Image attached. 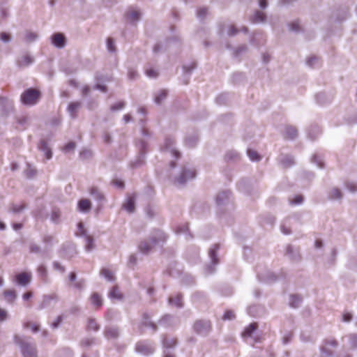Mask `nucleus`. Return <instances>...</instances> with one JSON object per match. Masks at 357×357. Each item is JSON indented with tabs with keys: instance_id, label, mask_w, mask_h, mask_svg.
<instances>
[{
	"instance_id": "nucleus-1",
	"label": "nucleus",
	"mask_w": 357,
	"mask_h": 357,
	"mask_svg": "<svg viewBox=\"0 0 357 357\" xmlns=\"http://www.w3.org/2000/svg\"><path fill=\"white\" fill-rule=\"evenodd\" d=\"M13 340L15 344L20 345L23 357L38 356V351L35 344L24 342L18 335H14Z\"/></svg>"
},
{
	"instance_id": "nucleus-2",
	"label": "nucleus",
	"mask_w": 357,
	"mask_h": 357,
	"mask_svg": "<svg viewBox=\"0 0 357 357\" xmlns=\"http://www.w3.org/2000/svg\"><path fill=\"white\" fill-rule=\"evenodd\" d=\"M40 95L39 90L33 88H29L21 94L20 100L24 105H34L40 100Z\"/></svg>"
},
{
	"instance_id": "nucleus-3",
	"label": "nucleus",
	"mask_w": 357,
	"mask_h": 357,
	"mask_svg": "<svg viewBox=\"0 0 357 357\" xmlns=\"http://www.w3.org/2000/svg\"><path fill=\"white\" fill-rule=\"evenodd\" d=\"M32 280L31 272L23 271L16 274L13 279V282L17 285L26 287L30 284Z\"/></svg>"
},
{
	"instance_id": "nucleus-4",
	"label": "nucleus",
	"mask_w": 357,
	"mask_h": 357,
	"mask_svg": "<svg viewBox=\"0 0 357 357\" xmlns=\"http://www.w3.org/2000/svg\"><path fill=\"white\" fill-rule=\"evenodd\" d=\"M193 328L197 333L206 335L211 330V324L209 321L198 320L194 324Z\"/></svg>"
},
{
	"instance_id": "nucleus-5",
	"label": "nucleus",
	"mask_w": 357,
	"mask_h": 357,
	"mask_svg": "<svg viewBox=\"0 0 357 357\" xmlns=\"http://www.w3.org/2000/svg\"><path fill=\"white\" fill-rule=\"evenodd\" d=\"M337 346V342L335 339H333V338L326 339L324 340V344L322 345L321 350L324 354H326L327 356H331L332 351L331 350H329L328 347H331L335 348Z\"/></svg>"
},
{
	"instance_id": "nucleus-6",
	"label": "nucleus",
	"mask_w": 357,
	"mask_h": 357,
	"mask_svg": "<svg viewBox=\"0 0 357 357\" xmlns=\"http://www.w3.org/2000/svg\"><path fill=\"white\" fill-rule=\"evenodd\" d=\"M2 296L3 297V299L8 303H13L17 298V293L15 289H5L2 292Z\"/></svg>"
},
{
	"instance_id": "nucleus-7",
	"label": "nucleus",
	"mask_w": 357,
	"mask_h": 357,
	"mask_svg": "<svg viewBox=\"0 0 357 357\" xmlns=\"http://www.w3.org/2000/svg\"><path fill=\"white\" fill-rule=\"evenodd\" d=\"M52 43L57 47H63L66 45V38L63 34L61 33H56L52 37Z\"/></svg>"
},
{
	"instance_id": "nucleus-8",
	"label": "nucleus",
	"mask_w": 357,
	"mask_h": 357,
	"mask_svg": "<svg viewBox=\"0 0 357 357\" xmlns=\"http://www.w3.org/2000/svg\"><path fill=\"white\" fill-rule=\"evenodd\" d=\"M91 207L92 204L89 199H82L77 203L78 210L82 213H88Z\"/></svg>"
},
{
	"instance_id": "nucleus-9",
	"label": "nucleus",
	"mask_w": 357,
	"mask_h": 357,
	"mask_svg": "<svg viewBox=\"0 0 357 357\" xmlns=\"http://www.w3.org/2000/svg\"><path fill=\"white\" fill-rule=\"evenodd\" d=\"M195 176V172L192 169L184 170L180 176L177 178L179 183H184L186 181L193 178Z\"/></svg>"
},
{
	"instance_id": "nucleus-10",
	"label": "nucleus",
	"mask_w": 357,
	"mask_h": 357,
	"mask_svg": "<svg viewBox=\"0 0 357 357\" xmlns=\"http://www.w3.org/2000/svg\"><path fill=\"white\" fill-rule=\"evenodd\" d=\"M136 350L138 352H140L144 355H149V354H153L154 351V349L151 346L142 343V342H139L137 344Z\"/></svg>"
},
{
	"instance_id": "nucleus-11",
	"label": "nucleus",
	"mask_w": 357,
	"mask_h": 357,
	"mask_svg": "<svg viewBox=\"0 0 357 357\" xmlns=\"http://www.w3.org/2000/svg\"><path fill=\"white\" fill-rule=\"evenodd\" d=\"M155 239H152L151 242L143 241L140 243L139 249L142 253L147 254L152 249L153 245H155Z\"/></svg>"
},
{
	"instance_id": "nucleus-12",
	"label": "nucleus",
	"mask_w": 357,
	"mask_h": 357,
	"mask_svg": "<svg viewBox=\"0 0 357 357\" xmlns=\"http://www.w3.org/2000/svg\"><path fill=\"white\" fill-rule=\"evenodd\" d=\"M90 300H91V302L92 303V305L94 306V307L96 309V310H98L101 307V306L102 305V297L101 296L95 292V293H93L90 297Z\"/></svg>"
},
{
	"instance_id": "nucleus-13",
	"label": "nucleus",
	"mask_w": 357,
	"mask_h": 357,
	"mask_svg": "<svg viewBox=\"0 0 357 357\" xmlns=\"http://www.w3.org/2000/svg\"><path fill=\"white\" fill-rule=\"evenodd\" d=\"M297 136V130L291 126H286L284 131V137L287 139H293Z\"/></svg>"
},
{
	"instance_id": "nucleus-14",
	"label": "nucleus",
	"mask_w": 357,
	"mask_h": 357,
	"mask_svg": "<svg viewBox=\"0 0 357 357\" xmlns=\"http://www.w3.org/2000/svg\"><path fill=\"white\" fill-rule=\"evenodd\" d=\"M258 325L257 323H252L249 326H248L243 332L242 333V336L243 337H251L252 333L257 330Z\"/></svg>"
},
{
	"instance_id": "nucleus-15",
	"label": "nucleus",
	"mask_w": 357,
	"mask_h": 357,
	"mask_svg": "<svg viewBox=\"0 0 357 357\" xmlns=\"http://www.w3.org/2000/svg\"><path fill=\"white\" fill-rule=\"evenodd\" d=\"M142 326L144 327H150L154 332L158 329L157 325L149 320V317L147 314H144L143 315Z\"/></svg>"
},
{
	"instance_id": "nucleus-16",
	"label": "nucleus",
	"mask_w": 357,
	"mask_h": 357,
	"mask_svg": "<svg viewBox=\"0 0 357 357\" xmlns=\"http://www.w3.org/2000/svg\"><path fill=\"white\" fill-rule=\"evenodd\" d=\"M177 344V340L175 337L165 336L162 340V344L166 348H172Z\"/></svg>"
},
{
	"instance_id": "nucleus-17",
	"label": "nucleus",
	"mask_w": 357,
	"mask_h": 357,
	"mask_svg": "<svg viewBox=\"0 0 357 357\" xmlns=\"http://www.w3.org/2000/svg\"><path fill=\"white\" fill-rule=\"evenodd\" d=\"M123 207L128 212H133L135 210V197H128L126 203L123 204Z\"/></svg>"
},
{
	"instance_id": "nucleus-18",
	"label": "nucleus",
	"mask_w": 357,
	"mask_h": 357,
	"mask_svg": "<svg viewBox=\"0 0 357 357\" xmlns=\"http://www.w3.org/2000/svg\"><path fill=\"white\" fill-rule=\"evenodd\" d=\"M140 13L135 10H130L126 13V18L130 22H135L139 19Z\"/></svg>"
},
{
	"instance_id": "nucleus-19",
	"label": "nucleus",
	"mask_w": 357,
	"mask_h": 357,
	"mask_svg": "<svg viewBox=\"0 0 357 357\" xmlns=\"http://www.w3.org/2000/svg\"><path fill=\"white\" fill-rule=\"evenodd\" d=\"M79 107L80 102H73L68 105V110L73 118L76 117V113Z\"/></svg>"
},
{
	"instance_id": "nucleus-20",
	"label": "nucleus",
	"mask_w": 357,
	"mask_h": 357,
	"mask_svg": "<svg viewBox=\"0 0 357 357\" xmlns=\"http://www.w3.org/2000/svg\"><path fill=\"white\" fill-rule=\"evenodd\" d=\"M26 329H31L33 333H37L40 330V326L36 322L26 321L23 324Z\"/></svg>"
},
{
	"instance_id": "nucleus-21",
	"label": "nucleus",
	"mask_w": 357,
	"mask_h": 357,
	"mask_svg": "<svg viewBox=\"0 0 357 357\" xmlns=\"http://www.w3.org/2000/svg\"><path fill=\"white\" fill-rule=\"evenodd\" d=\"M105 334L107 338H116L119 336V330L116 328H108Z\"/></svg>"
},
{
	"instance_id": "nucleus-22",
	"label": "nucleus",
	"mask_w": 357,
	"mask_h": 357,
	"mask_svg": "<svg viewBox=\"0 0 357 357\" xmlns=\"http://www.w3.org/2000/svg\"><path fill=\"white\" fill-rule=\"evenodd\" d=\"M219 249L218 245H214L209 250V256L211 258L213 262L216 264L218 262V259L216 256L217 251Z\"/></svg>"
},
{
	"instance_id": "nucleus-23",
	"label": "nucleus",
	"mask_w": 357,
	"mask_h": 357,
	"mask_svg": "<svg viewBox=\"0 0 357 357\" xmlns=\"http://www.w3.org/2000/svg\"><path fill=\"white\" fill-rule=\"evenodd\" d=\"M169 302L178 307H180L183 305L182 296L180 295H177L174 298H169Z\"/></svg>"
},
{
	"instance_id": "nucleus-24",
	"label": "nucleus",
	"mask_w": 357,
	"mask_h": 357,
	"mask_svg": "<svg viewBox=\"0 0 357 357\" xmlns=\"http://www.w3.org/2000/svg\"><path fill=\"white\" fill-rule=\"evenodd\" d=\"M301 302V298L297 295H291L289 304L292 307H298Z\"/></svg>"
},
{
	"instance_id": "nucleus-25",
	"label": "nucleus",
	"mask_w": 357,
	"mask_h": 357,
	"mask_svg": "<svg viewBox=\"0 0 357 357\" xmlns=\"http://www.w3.org/2000/svg\"><path fill=\"white\" fill-rule=\"evenodd\" d=\"M33 62V59L28 55L22 56L19 61L18 64L20 66H26Z\"/></svg>"
},
{
	"instance_id": "nucleus-26",
	"label": "nucleus",
	"mask_w": 357,
	"mask_h": 357,
	"mask_svg": "<svg viewBox=\"0 0 357 357\" xmlns=\"http://www.w3.org/2000/svg\"><path fill=\"white\" fill-rule=\"evenodd\" d=\"M266 19V15L261 11H257L253 16L252 21L253 22H262Z\"/></svg>"
},
{
	"instance_id": "nucleus-27",
	"label": "nucleus",
	"mask_w": 357,
	"mask_h": 357,
	"mask_svg": "<svg viewBox=\"0 0 357 357\" xmlns=\"http://www.w3.org/2000/svg\"><path fill=\"white\" fill-rule=\"evenodd\" d=\"M87 328L89 330L97 331L99 330L100 326L95 319H89L88 321Z\"/></svg>"
},
{
	"instance_id": "nucleus-28",
	"label": "nucleus",
	"mask_w": 357,
	"mask_h": 357,
	"mask_svg": "<svg viewBox=\"0 0 357 357\" xmlns=\"http://www.w3.org/2000/svg\"><path fill=\"white\" fill-rule=\"evenodd\" d=\"M85 248L87 251H91L94 248L93 238L91 236H85Z\"/></svg>"
},
{
	"instance_id": "nucleus-29",
	"label": "nucleus",
	"mask_w": 357,
	"mask_h": 357,
	"mask_svg": "<svg viewBox=\"0 0 357 357\" xmlns=\"http://www.w3.org/2000/svg\"><path fill=\"white\" fill-rule=\"evenodd\" d=\"M109 296L111 298L121 299L122 298V294L118 288V287H114L109 292Z\"/></svg>"
},
{
	"instance_id": "nucleus-30",
	"label": "nucleus",
	"mask_w": 357,
	"mask_h": 357,
	"mask_svg": "<svg viewBox=\"0 0 357 357\" xmlns=\"http://www.w3.org/2000/svg\"><path fill=\"white\" fill-rule=\"evenodd\" d=\"M100 274L109 281L114 280L113 273L108 268H102L100 271Z\"/></svg>"
},
{
	"instance_id": "nucleus-31",
	"label": "nucleus",
	"mask_w": 357,
	"mask_h": 357,
	"mask_svg": "<svg viewBox=\"0 0 357 357\" xmlns=\"http://www.w3.org/2000/svg\"><path fill=\"white\" fill-rule=\"evenodd\" d=\"M248 155L250 158V159L252 161H259L261 159L260 155L258 154V153L252 149H248Z\"/></svg>"
},
{
	"instance_id": "nucleus-32",
	"label": "nucleus",
	"mask_w": 357,
	"mask_h": 357,
	"mask_svg": "<svg viewBox=\"0 0 357 357\" xmlns=\"http://www.w3.org/2000/svg\"><path fill=\"white\" fill-rule=\"evenodd\" d=\"M89 193L94 196L98 199H103V195L98 191V188L96 187H91L89 189Z\"/></svg>"
},
{
	"instance_id": "nucleus-33",
	"label": "nucleus",
	"mask_w": 357,
	"mask_h": 357,
	"mask_svg": "<svg viewBox=\"0 0 357 357\" xmlns=\"http://www.w3.org/2000/svg\"><path fill=\"white\" fill-rule=\"evenodd\" d=\"M330 197L333 199H340L342 197V193L339 189L334 188L330 192Z\"/></svg>"
},
{
	"instance_id": "nucleus-34",
	"label": "nucleus",
	"mask_w": 357,
	"mask_h": 357,
	"mask_svg": "<svg viewBox=\"0 0 357 357\" xmlns=\"http://www.w3.org/2000/svg\"><path fill=\"white\" fill-rule=\"evenodd\" d=\"M167 93L165 90L160 91L159 94L155 97V101L156 103L160 104L167 97Z\"/></svg>"
},
{
	"instance_id": "nucleus-35",
	"label": "nucleus",
	"mask_w": 357,
	"mask_h": 357,
	"mask_svg": "<svg viewBox=\"0 0 357 357\" xmlns=\"http://www.w3.org/2000/svg\"><path fill=\"white\" fill-rule=\"evenodd\" d=\"M61 216V212L59 209H54L52 212L51 218L52 221L57 222Z\"/></svg>"
},
{
	"instance_id": "nucleus-36",
	"label": "nucleus",
	"mask_w": 357,
	"mask_h": 357,
	"mask_svg": "<svg viewBox=\"0 0 357 357\" xmlns=\"http://www.w3.org/2000/svg\"><path fill=\"white\" fill-rule=\"evenodd\" d=\"M235 318V314L232 310H227L223 315L224 320H230Z\"/></svg>"
},
{
	"instance_id": "nucleus-37",
	"label": "nucleus",
	"mask_w": 357,
	"mask_h": 357,
	"mask_svg": "<svg viewBox=\"0 0 357 357\" xmlns=\"http://www.w3.org/2000/svg\"><path fill=\"white\" fill-rule=\"evenodd\" d=\"M351 345L353 348L357 347V335L352 334L349 336Z\"/></svg>"
},
{
	"instance_id": "nucleus-38",
	"label": "nucleus",
	"mask_w": 357,
	"mask_h": 357,
	"mask_svg": "<svg viewBox=\"0 0 357 357\" xmlns=\"http://www.w3.org/2000/svg\"><path fill=\"white\" fill-rule=\"evenodd\" d=\"M227 198H228L227 193L225 192H222L217 196L216 202L218 204H220L224 199Z\"/></svg>"
},
{
	"instance_id": "nucleus-39",
	"label": "nucleus",
	"mask_w": 357,
	"mask_h": 357,
	"mask_svg": "<svg viewBox=\"0 0 357 357\" xmlns=\"http://www.w3.org/2000/svg\"><path fill=\"white\" fill-rule=\"evenodd\" d=\"M107 49L110 52H114L115 51V46L114 43V40L112 38H109L107 39Z\"/></svg>"
},
{
	"instance_id": "nucleus-40",
	"label": "nucleus",
	"mask_w": 357,
	"mask_h": 357,
	"mask_svg": "<svg viewBox=\"0 0 357 357\" xmlns=\"http://www.w3.org/2000/svg\"><path fill=\"white\" fill-rule=\"evenodd\" d=\"M0 39L3 42H8L10 39V36L6 32H1L0 33Z\"/></svg>"
},
{
	"instance_id": "nucleus-41",
	"label": "nucleus",
	"mask_w": 357,
	"mask_h": 357,
	"mask_svg": "<svg viewBox=\"0 0 357 357\" xmlns=\"http://www.w3.org/2000/svg\"><path fill=\"white\" fill-rule=\"evenodd\" d=\"M62 320H63L62 316L60 315V316L57 317L56 319H55V321L52 324V327L57 328L61 323Z\"/></svg>"
},
{
	"instance_id": "nucleus-42",
	"label": "nucleus",
	"mask_w": 357,
	"mask_h": 357,
	"mask_svg": "<svg viewBox=\"0 0 357 357\" xmlns=\"http://www.w3.org/2000/svg\"><path fill=\"white\" fill-rule=\"evenodd\" d=\"M146 75L150 77H155L158 76V73L154 69H149L146 72Z\"/></svg>"
},
{
	"instance_id": "nucleus-43",
	"label": "nucleus",
	"mask_w": 357,
	"mask_h": 357,
	"mask_svg": "<svg viewBox=\"0 0 357 357\" xmlns=\"http://www.w3.org/2000/svg\"><path fill=\"white\" fill-rule=\"evenodd\" d=\"M303 202L302 195H296L294 199L291 201V204H299Z\"/></svg>"
},
{
	"instance_id": "nucleus-44",
	"label": "nucleus",
	"mask_w": 357,
	"mask_h": 357,
	"mask_svg": "<svg viewBox=\"0 0 357 357\" xmlns=\"http://www.w3.org/2000/svg\"><path fill=\"white\" fill-rule=\"evenodd\" d=\"M7 312L0 307V321H4L7 318Z\"/></svg>"
},
{
	"instance_id": "nucleus-45",
	"label": "nucleus",
	"mask_w": 357,
	"mask_h": 357,
	"mask_svg": "<svg viewBox=\"0 0 357 357\" xmlns=\"http://www.w3.org/2000/svg\"><path fill=\"white\" fill-rule=\"evenodd\" d=\"M207 13V9L205 8H199L197 11V15L199 17H204Z\"/></svg>"
},
{
	"instance_id": "nucleus-46",
	"label": "nucleus",
	"mask_w": 357,
	"mask_h": 357,
	"mask_svg": "<svg viewBox=\"0 0 357 357\" xmlns=\"http://www.w3.org/2000/svg\"><path fill=\"white\" fill-rule=\"evenodd\" d=\"M75 147V142H69L64 146V150L66 151H69L70 150L74 149Z\"/></svg>"
},
{
	"instance_id": "nucleus-47",
	"label": "nucleus",
	"mask_w": 357,
	"mask_h": 357,
	"mask_svg": "<svg viewBox=\"0 0 357 357\" xmlns=\"http://www.w3.org/2000/svg\"><path fill=\"white\" fill-rule=\"evenodd\" d=\"M36 174V171L33 169H28L26 171V176L29 178H31Z\"/></svg>"
},
{
	"instance_id": "nucleus-48",
	"label": "nucleus",
	"mask_w": 357,
	"mask_h": 357,
	"mask_svg": "<svg viewBox=\"0 0 357 357\" xmlns=\"http://www.w3.org/2000/svg\"><path fill=\"white\" fill-rule=\"evenodd\" d=\"M237 33H238V30L236 29V28L234 26L232 25L229 28L228 34L229 36H234Z\"/></svg>"
},
{
	"instance_id": "nucleus-49",
	"label": "nucleus",
	"mask_w": 357,
	"mask_h": 357,
	"mask_svg": "<svg viewBox=\"0 0 357 357\" xmlns=\"http://www.w3.org/2000/svg\"><path fill=\"white\" fill-rule=\"evenodd\" d=\"M33 296V292L31 291H26L22 295V298L24 301H27Z\"/></svg>"
},
{
	"instance_id": "nucleus-50",
	"label": "nucleus",
	"mask_w": 357,
	"mask_h": 357,
	"mask_svg": "<svg viewBox=\"0 0 357 357\" xmlns=\"http://www.w3.org/2000/svg\"><path fill=\"white\" fill-rule=\"evenodd\" d=\"M289 26L293 31H298L299 29V24L298 22H292Z\"/></svg>"
},
{
	"instance_id": "nucleus-51",
	"label": "nucleus",
	"mask_w": 357,
	"mask_h": 357,
	"mask_svg": "<svg viewBox=\"0 0 357 357\" xmlns=\"http://www.w3.org/2000/svg\"><path fill=\"white\" fill-rule=\"evenodd\" d=\"M29 249L31 252H38L40 251V248L35 244L30 245Z\"/></svg>"
},
{
	"instance_id": "nucleus-52",
	"label": "nucleus",
	"mask_w": 357,
	"mask_h": 357,
	"mask_svg": "<svg viewBox=\"0 0 357 357\" xmlns=\"http://www.w3.org/2000/svg\"><path fill=\"white\" fill-rule=\"evenodd\" d=\"M24 207H25V206H24V204H22V205H20V206H17H17H13L12 207V209H11V210H12V211H13V212H20V211H22L23 208H24Z\"/></svg>"
},
{
	"instance_id": "nucleus-53",
	"label": "nucleus",
	"mask_w": 357,
	"mask_h": 357,
	"mask_svg": "<svg viewBox=\"0 0 357 357\" xmlns=\"http://www.w3.org/2000/svg\"><path fill=\"white\" fill-rule=\"evenodd\" d=\"M113 183L114 185H115L116 186H117L118 188H123L124 186V183L122 181H120V180H114L113 181Z\"/></svg>"
},
{
	"instance_id": "nucleus-54",
	"label": "nucleus",
	"mask_w": 357,
	"mask_h": 357,
	"mask_svg": "<svg viewBox=\"0 0 357 357\" xmlns=\"http://www.w3.org/2000/svg\"><path fill=\"white\" fill-rule=\"evenodd\" d=\"M317 62H318V59L316 57H311L307 60V63L310 66H312L314 63Z\"/></svg>"
},
{
	"instance_id": "nucleus-55",
	"label": "nucleus",
	"mask_w": 357,
	"mask_h": 357,
	"mask_svg": "<svg viewBox=\"0 0 357 357\" xmlns=\"http://www.w3.org/2000/svg\"><path fill=\"white\" fill-rule=\"evenodd\" d=\"M351 317H352L351 314L349 312L344 313L343 314V320L344 321H349L351 319Z\"/></svg>"
},
{
	"instance_id": "nucleus-56",
	"label": "nucleus",
	"mask_w": 357,
	"mask_h": 357,
	"mask_svg": "<svg viewBox=\"0 0 357 357\" xmlns=\"http://www.w3.org/2000/svg\"><path fill=\"white\" fill-rule=\"evenodd\" d=\"M96 89H99L103 92H106L107 91V86H105V85H101V84H96V86H95Z\"/></svg>"
},
{
	"instance_id": "nucleus-57",
	"label": "nucleus",
	"mask_w": 357,
	"mask_h": 357,
	"mask_svg": "<svg viewBox=\"0 0 357 357\" xmlns=\"http://www.w3.org/2000/svg\"><path fill=\"white\" fill-rule=\"evenodd\" d=\"M53 239V237L52 236H45L43 238V242L45 243H50Z\"/></svg>"
},
{
	"instance_id": "nucleus-58",
	"label": "nucleus",
	"mask_w": 357,
	"mask_h": 357,
	"mask_svg": "<svg viewBox=\"0 0 357 357\" xmlns=\"http://www.w3.org/2000/svg\"><path fill=\"white\" fill-rule=\"evenodd\" d=\"M347 187L351 192H354L357 190V186L353 183L348 184Z\"/></svg>"
},
{
	"instance_id": "nucleus-59",
	"label": "nucleus",
	"mask_w": 357,
	"mask_h": 357,
	"mask_svg": "<svg viewBox=\"0 0 357 357\" xmlns=\"http://www.w3.org/2000/svg\"><path fill=\"white\" fill-rule=\"evenodd\" d=\"M36 38V35L32 33H28L26 36V38L29 40H34Z\"/></svg>"
},
{
	"instance_id": "nucleus-60",
	"label": "nucleus",
	"mask_w": 357,
	"mask_h": 357,
	"mask_svg": "<svg viewBox=\"0 0 357 357\" xmlns=\"http://www.w3.org/2000/svg\"><path fill=\"white\" fill-rule=\"evenodd\" d=\"M123 107V103L120 102L112 107L113 109H121Z\"/></svg>"
},
{
	"instance_id": "nucleus-61",
	"label": "nucleus",
	"mask_w": 357,
	"mask_h": 357,
	"mask_svg": "<svg viewBox=\"0 0 357 357\" xmlns=\"http://www.w3.org/2000/svg\"><path fill=\"white\" fill-rule=\"evenodd\" d=\"M259 6H261V8H265L266 7V6H267L266 0H259Z\"/></svg>"
},
{
	"instance_id": "nucleus-62",
	"label": "nucleus",
	"mask_w": 357,
	"mask_h": 357,
	"mask_svg": "<svg viewBox=\"0 0 357 357\" xmlns=\"http://www.w3.org/2000/svg\"><path fill=\"white\" fill-rule=\"evenodd\" d=\"M69 279L70 281L73 282L76 280V273L75 272H72L69 275Z\"/></svg>"
},
{
	"instance_id": "nucleus-63",
	"label": "nucleus",
	"mask_w": 357,
	"mask_h": 357,
	"mask_svg": "<svg viewBox=\"0 0 357 357\" xmlns=\"http://www.w3.org/2000/svg\"><path fill=\"white\" fill-rule=\"evenodd\" d=\"M75 287L77 289H82L83 287V281H79L75 283L74 284Z\"/></svg>"
},
{
	"instance_id": "nucleus-64",
	"label": "nucleus",
	"mask_w": 357,
	"mask_h": 357,
	"mask_svg": "<svg viewBox=\"0 0 357 357\" xmlns=\"http://www.w3.org/2000/svg\"><path fill=\"white\" fill-rule=\"evenodd\" d=\"M13 227L15 230H18L20 229H21L22 227V224L21 223H15L13 225Z\"/></svg>"
}]
</instances>
